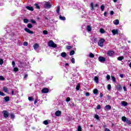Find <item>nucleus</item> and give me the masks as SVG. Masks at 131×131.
<instances>
[{
	"label": "nucleus",
	"mask_w": 131,
	"mask_h": 131,
	"mask_svg": "<svg viewBox=\"0 0 131 131\" xmlns=\"http://www.w3.org/2000/svg\"><path fill=\"white\" fill-rule=\"evenodd\" d=\"M112 32L113 35H115V34H119V32H118V30L117 29H114L112 30Z\"/></svg>",
	"instance_id": "8"
},
{
	"label": "nucleus",
	"mask_w": 131,
	"mask_h": 131,
	"mask_svg": "<svg viewBox=\"0 0 131 131\" xmlns=\"http://www.w3.org/2000/svg\"><path fill=\"white\" fill-rule=\"evenodd\" d=\"M118 60L119 61H121L122 60H123V56H120L118 58Z\"/></svg>",
	"instance_id": "31"
},
{
	"label": "nucleus",
	"mask_w": 131,
	"mask_h": 131,
	"mask_svg": "<svg viewBox=\"0 0 131 131\" xmlns=\"http://www.w3.org/2000/svg\"><path fill=\"white\" fill-rule=\"evenodd\" d=\"M112 79L114 82H115L116 81V79L113 76H112Z\"/></svg>",
	"instance_id": "33"
},
{
	"label": "nucleus",
	"mask_w": 131,
	"mask_h": 131,
	"mask_svg": "<svg viewBox=\"0 0 131 131\" xmlns=\"http://www.w3.org/2000/svg\"><path fill=\"white\" fill-rule=\"evenodd\" d=\"M9 101H10V97L9 96H6L5 97H4V102H9Z\"/></svg>",
	"instance_id": "13"
},
{
	"label": "nucleus",
	"mask_w": 131,
	"mask_h": 131,
	"mask_svg": "<svg viewBox=\"0 0 131 131\" xmlns=\"http://www.w3.org/2000/svg\"><path fill=\"white\" fill-rule=\"evenodd\" d=\"M0 96L5 97V96H6V94L5 93H4L3 92H2L1 91H0Z\"/></svg>",
	"instance_id": "38"
},
{
	"label": "nucleus",
	"mask_w": 131,
	"mask_h": 131,
	"mask_svg": "<svg viewBox=\"0 0 131 131\" xmlns=\"http://www.w3.org/2000/svg\"><path fill=\"white\" fill-rule=\"evenodd\" d=\"M98 60H99V62H105V61H106V58H105V57L100 56L98 58Z\"/></svg>",
	"instance_id": "6"
},
{
	"label": "nucleus",
	"mask_w": 131,
	"mask_h": 131,
	"mask_svg": "<svg viewBox=\"0 0 131 131\" xmlns=\"http://www.w3.org/2000/svg\"><path fill=\"white\" fill-rule=\"evenodd\" d=\"M90 96V93L86 92V97H89Z\"/></svg>",
	"instance_id": "56"
},
{
	"label": "nucleus",
	"mask_w": 131,
	"mask_h": 131,
	"mask_svg": "<svg viewBox=\"0 0 131 131\" xmlns=\"http://www.w3.org/2000/svg\"><path fill=\"white\" fill-rule=\"evenodd\" d=\"M30 22H31V23H32L33 24H36V21H35V20H34L33 19H31Z\"/></svg>",
	"instance_id": "39"
},
{
	"label": "nucleus",
	"mask_w": 131,
	"mask_h": 131,
	"mask_svg": "<svg viewBox=\"0 0 131 131\" xmlns=\"http://www.w3.org/2000/svg\"><path fill=\"white\" fill-rule=\"evenodd\" d=\"M24 46H25V47H27L28 46V43L26 41L24 42Z\"/></svg>",
	"instance_id": "48"
},
{
	"label": "nucleus",
	"mask_w": 131,
	"mask_h": 131,
	"mask_svg": "<svg viewBox=\"0 0 131 131\" xmlns=\"http://www.w3.org/2000/svg\"><path fill=\"white\" fill-rule=\"evenodd\" d=\"M11 94L12 96H15V94L14 93V90H12L11 91Z\"/></svg>",
	"instance_id": "57"
},
{
	"label": "nucleus",
	"mask_w": 131,
	"mask_h": 131,
	"mask_svg": "<svg viewBox=\"0 0 131 131\" xmlns=\"http://www.w3.org/2000/svg\"><path fill=\"white\" fill-rule=\"evenodd\" d=\"M126 122V123H127V124H128V125H130V124H131L130 120H128L127 119Z\"/></svg>",
	"instance_id": "27"
},
{
	"label": "nucleus",
	"mask_w": 131,
	"mask_h": 131,
	"mask_svg": "<svg viewBox=\"0 0 131 131\" xmlns=\"http://www.w3.org/2000/svg\"><path fill=\"white\" fill-rule=\"evenodd\" d=\"M100 9L101 11L103 12L104 10H105V6L104 5H102L100 7Z\"/></svg>",
	"instance_id": "25"
},
{
	"label": "nucleus",
	"mask_w": 131,
	"mask_h": 131,
	"mask_svg": "<svg viewBox=\"0 0 131 131\" xmlns=\"http://www.w3.org/2000/svg\"><path fill=\"white\" fill-rule=\"evenodd\" d=\"M5 79V78H4L3 76H0V80H4Z\"/></svg>",
	"instance_id": "55"
},
{
	"label": "nucleus",
	"mask_w": 131,
	"mask_h": 131,
	"mask_svg": "<svg viewBox=\"0 0 131 131\" xmlns=\"http://www.w3.org/2000/svg\"><path fill=\"white\" fill-rule=\"evenodd\" d=\"M38 47H39V46L38 45V43H35V45H33L34 49L35 50V51H36V50L38 49Z\"/></svg>",
	"instance_id": "14"
},
{
	"label": "nucleus",
	"mask_w": 131,
	"mask_h": 131,
	"mask_svg": "<svg viewBox=\"0 0 131 131\" xmlns=\"http://www.w3.org/2000/svg\"><path fill=\"white\" fill-rule=\"evenodd\" d=\"M94 117L97 120H99V119H100V117H99V115H95Z\"/></svg>",
	"instance_id": "32"
},
{
	"label": "nucleus",
	"mask_w": 131,
	"mask_h": 131,
	"mask_svg": "<svg viewBox=\"0 0 131 131\" xmlns=\"http://www.w3.org/2000/svg\"><path fill=\"white\" fill-rule=\"evenodd\" d=\"M48 46L50 48H57V45L54 43V41L53 40H51L48 42Z\"/></svg>",
	"instance_id": "1"
},
{
	"label": "nucleus",
	"mask_w": 131,
	"mask_h": 131,
	"mask_svg": "<svg viewBox=\"0 0 131 131\" xmlns=\"http://www.w3.org/2000/svg\"><path fill=\"white\" fill-rule=\"evenodd\" d=\"M100 32L101 33H105V30L104 29H100Z\"/></svg>",
	"instance_id": "34"
},
{
	"label": "nucleus",
	"mask_w": 131,
	"mask_h": 131,
	"mask_svg": "<svg viewBox=\"0 0 131 131\" xmlns=\"http://www.w3.org/2000/svg\"><path fill=\"white\" fill-rule=\"evenodd\" d=\"M98 89H95L94 90H93V93L94 94V95H97V94H98Z\"/></svg>",
	"instance_id": "24"
},
{
	"label": "nucleus",
	"mask_w": 131,
	"mask_h": 131,
	"mask_svg": "<svg viewBox=\"0 0 131 131\" xmlns=\"http://www.w3.org/2000/svg\"><path fill=\"white\" fill-rule=\"evenodd\" d=\"M128 104V103H127V102H126V101H122V105L123 106H124V107H125V106H127Z\"/></svg>",
	"instance_id": "18"
},
{
	"label": "nucleus",
	"mask_w": 131,
	"mask_h": 131,
	"mask_svg": "<svg viewBox=\"0 0 131 131\" xmlns=\"http://www.w3.org/2000/svg\"><path fill=\"white\" fill-rule=\"evenodd\" d=\"M106 77L107 80H109L110 79V75H107Z\"/></svg>",
	"instance_id": "53"
},
{
	"label": "nucleus",
	"mask_w": 131,
	"mask_h": 131,
	"mask_svg": "<svg viewBox=\"0 0 131 131\" xmlns=\"http://www.w3.org/2000/svg\"><path fill=\"white\" fill-rule=\"evenodd\" d=\"M107 90H108V91H110V90H111V84L107 85Z\"/></svg>",
	"instance_id": "47"
},
{
	"label": "nucleus",
	"mask_w": 131,
	"mask_h": 131,
	"mask_svg": "<svg viewBox=\"0 0 131 131\" xmlns=\"http://www.w3.org/2000/svg\"><path fill=\"white\" fill-rule=\"evenodd\" d=\"M56 13H57V14H59V13H60V6H58L57 7L56 10Z\"/></svg>",
	"instance_id": "30"
},
{
	"label": "nucleus",
	"mask_w": 131,
	"mask_h": 131,
	"mask_svg": "<svg viewBox=\"0 0 131 131\" xmlns=\"http://www.w3.org/2000/svg\"><path fill=\"white\" fill-rule=\"evenodd\" d=\"M36 103H37V99H35L34 102V105H35V104H36Z\"/></svg>",
	"instance_id": "61"
},
{
	"label": "nucleus",
	"mask_w": 131,
	"mask_h": 131,
	"mask_svg": "<svg viewBox=\"0 0 131 131\" xmlns=\"http://www.w3.org/2000/svg\"><path fill=\"white\" fill-rule=\"evenodd\" d=\"M72 48V47L71 46H67V49L68 50H70V49H71Z\"/></svg>",
	"instance_id": "54"
},
{
	"label": "nucleus",
	"mask_w": 131,
	"mask_h": 131,
	"mask_svg": "<svg viewBox=\"0 0 131 131\" xmlns=\"http://www.w3.org/2000/svg\"><path fill=\"white\" fill-rule=\"evenodd\" d=\"M13 71L15 72H17V71H19V69H18V68H14Z\"/></svg>",
	"instance_id": "42"
},
{
	"label": "nucleus",
	"mask_w": 131,
	"mask_h": 131,
	"mask_svg": "<svg viewBox=\"0 0 131 131\" xmlns=\"http://www.w3.org/2000/svg\"><path fill=\"white\" fill-rule=\"evenodd\" d=\"M100 98H103V94L100 93Z\"/></svg>",
	"instance_id": "64"
},
{
	"label": "nucleus",
	"mask_w": 131,
	"mask_h": 131,
	"mask_svg": "<svg viewBox=\"0 0 131 131\" xmlns=\"http://www.w3.org/2000/svg\"><path fill=\"white\" fill-rule=\"evenodd\" d=\"M82 128L80 125H79L78 127V131H82Z\"/></svg>",
	"instance_id": "40"
},
{
	"label": "nucleus",
	"mask_w": 131,
	"mask_h": 131,
	"mask_svg": "<svg viewBox=\"0 0 131 131\" xmlns=\"http://www.w3.org/2000/svg\"><path fill=\"white\" fill-rule=\"evenodd\" d=\"M24 23H28V22H29V20L27 19H24Z\"/></svg>",
	"instance_id": "46"
},
{
	"label": "nucleus",
	"mask_w": 131,
	"mask_h": 131,
	"mask_svg": "<svg viewBox=\"0 0 131 131\" xmlns=\"http://www.w3.org/2000/svg\"><path fill=\"white\" fill-rule=\"evenodd\" d=\"M10 117L11 119H14L15 118V115L14 114H11Z\"/></svg>",
	"instance_id": "28"
},
{
	"label": "nucleus",
	"mask_w": 131,
	"mask_h": 131,
	"mask_svg": "<svg viewBox=\"0 0 131 131\" xmlns=\"http://www.w3.org/2000/svg\"><path fill=\"white\" fill-rule=\"evenodd\" d=\"M44 7L46 9H50V8L52 7V4H51L49 2H45L44 3Z\"/></svg>",
	"instance_id": "4"
},
{
	"label": "nucleus",
	"mask_w": 131,
	"mask_h": 131,
	"mask_svg": "<svg viewBox=\"0 0 131 131\" xmlns=\"http://www.w3.org/2000/svg\"><path fill=\"white\" fill-rule=\"evenodd\" d=\"M4 92H8V89L7 88H4Z\"/></svg>",
	"instance_id": "58"
},
{
	"label": "nucleus",
	"mask_w": 131,
	"mask_h": 131,
	"mask_svg": "<svg viewBox=\"0 0 131 131\" xmlns=\"http://www.w3.org/2000/svg\"><path fill=\"white\" fill-rule=\"evenodd\" d=\"M104 42H105V40L104 39H101L98 41V46L99 47H103L104 46Z\"/></svg>",
	"instance_id": "3"
},
{
	"label": "nucleus",
	"mask_w": 131,
	"mask_h": 131,
	"mask_svg": "<svg viewBox=\"0 0 131 131\" xmlns=\"http://www.w3.org/2000/svg\"><path fill=\"white\" fill-rule=\"evenodd\" d=\"M27 26L28 28H32V27H33V26H32V25H31V24H28Z\"/></svg>",
	"instance_id": "36"
},
{
	"label": "nucleus",
	"mask_w": 131,
	"mask_h": 131,
	"mask_svg": "<svg viewBox=\"0 0 131 131\" xmlns=\"http://www.w3.org/2000/svg\"><path fill=\"white\" fill-rule=\"evenodd\" d=\"M26 8L28 10H29V11H33V8L31 7L27 6Z\"/></svg>",
	"instance_id": "23"
},
{
	"label": "nucleus",
	"mask_w": 131,
	"mask_h": 131,
	"mask_svg": "<svg viewBox=\"0 0 131 131\" xmlns=\"http://www.w3.org/2000/svg\"><path fill=\"white\" fill-rule=\"evenodd\" d=\"M89 57H90V58H94V57H95V55H94L93 53H90Z\"/></svg>",
	"instance_id": "41"
},
{
	"label": "nucleus",
	"mask_w": 131,
	"mask_h": 131,
	"mask_svg": "<svg viewBox=\"0 0 131 131\" xmlns=\"http://www.w3.org/2000/svg\"><path fill=\"white\" fill-rule=\"evenodd\" d=\"M123 89L124 92H126L127 90H126V88L125 86H123Z\"/></svg>",
	"instance_id": "59"
},
{
	"label": "nucleus",
	"mask_w": 131,
	"mask_h": 131,
	"mask_svg": "<svg viewBox=\"0 0 131 131\" xmlns=\"http://www.w3.org/2000/svg\"><path fill=\"white\" fill-rule=\"evenodd\" d=\"M49 89L47 88H43L41 90L42 94H48L49 93Z\"/></svg>",
	"instance_id": "5"
},
{
	"label": "nucleus",
	"mask_w": 131,
	"mask_h": 131,
	"mask_svg": "<svg viewBox=\"0 0 131 131\" xmlns=\"http://www.w3.org/2000/svg\"><path fill=\"white\" fill-rule=\"evenodd\" d=\"M116 89L118 91H119V92H120L121 90H122V87L121 85H120V84H118L117 85Z\"/></svg>",
	"instance_id": "11"
},
{
	"label": "nucleus",
	"mask_w": 131,
	"mask_h": 131,
	"mask_svg": "<svg viewBox=\"0 0 131 131\" xmlns=\"http://www.w3.org/2000/svg\"><path fill=\"white\" fill-rule=\"evenodd\" d=\"M114 14V11H111V12H110V14L111 15H113Z\"/></svg>",
	"instance_id": "62"
},
{
	"label": "nucleus",
	"mask_w": 131,
	"mask_h": 131,
	"mask_svg": "<svg viewBox=\"0 0 131 131\" xmlns=\"http://www.w3.org/2000/svg\"><path fill=\"white\" fill-rule=\"evenodd\" d=\"M114 24H115V25H118V24H119V20L118 19L115 20L114 21Z\"/></svg>",
	"instance_id": "21"
},
{
	"label": "nucleus",
	"mask_w": 131,
	"mask_h": 131,
	"mask_svg": "<svg viewBox=\"0 0 131 131\" xmlns=\"http://www.w3.org/2000/svg\"><path fill=\"white\" fill-rule=\"evenodd\" d=\"M28 100H29V101H33L34 100H33V97H28Z\"/></svg>",
	"instance_id": "43"
},
{
	"label": "nucleus",
	"mask_w": 131,
	"mask_h": 131,
	"mask_svg": "<svg viewBox=\"0 0 131 131\" xmlns=\"http://www.w3.org/2000/svg\"><path fill=\"white\" fill-rule=\"evenodd\" d=\"M80 89V84L78 83L76 87V91H79Z\"/></svg>",
	"instance_id": "20"
},
{
	"label": "nucleus",
	"mask_w": 131,
	"mask_h": 131,
	"mask_svg": "<svg viewBox=\"0 0 131 131\" xmlns=\"http://www.w3.org/2000/svg\"><path fill=\"white\" fill-rule=\"evenodd\" d=\"M25 31L26 32H28V33H29L30 34H33V31L30 30L29 29L26 28H25Z\"/></svg>",
	"instance_id": "7"
},
{
	"label": "nucleus",
	"mask_w": 131,
	"mask_h": 131,
	"mask_svg": "<svg viewBox=\"0 0 131 131\" xmlns=\"http://www.w3.org/2000/svg\"><path fill=\"white\" fill-rule=\"evenodd\" d=\"M12 65L13 66V67H15V65H16V63H15V61H13L12 62Z\"/></svg>",
	"instance_id": "50"
},
{
	"label": "nucleus",
	"mask_w": 131,
	"mask_h": 131,
	"mask_svg": "<svg viewBox=\"0 0 131 131\" xmlns=\"http://www.w3.org/2000/svg\"><path fill=\"white\" fill-rule=\"evenodd\" d=\"M43 123L45 125H48V124H49V121L48 120H45L43 122Z\"/></svg>",
	"instance_id": "26"
},
{
	"label": "nucleus",
	"mask_w": 131,
	"mask_h": 131,
	"mask_svg": "<svg viewBox=\"0 0 131 131\" xmlns=\"http://www.w3.org/2000/svg\"><path fill=\"white\" fill-rule=\"evenodd\" d=\"M104 131H110V129H109V128H106L104 129Z\"/></svg>",
	"instance_id": "63"
},
{
	"label": "nucleus",
	"mask_w": 131,
	"mask_h": 131,
	"mask_svg": "<svg viewBox=\"0 0 131 131\" xmlns=\"http://www.w3.org/2000/svg\"><path fill=\"white\" fill-rule=\"evenodd\" d=\"M97 110H100V109H101V105H98L97 106Z\"/></svg>",
	"instance_id": "49"
},
{
	"label": "nucleus",
	"mask_w": 131,
	"mask_h": 131,
	"mask_svg": "<svg viewBox=\"0 0 131 131\" xmlns=\"http://www.w3.org/2000/svg\"><path fill=\"white\" fill-rule=\"evenodd\" d=\"M2 114H3V116L4 118H8L9 117V115H10V113L7 110H4L2 112Z\"/></svg>",
	"instance_id": "2"
},
{
	"label": "nucleus",
	"mask_w": 131,
	"mask_h": 131,
	"mask_svg": "<svg viewBox=\"0 0 131 131\" xmlns=\"http://www.w3.org/2000/svg\"><path fill=\"white\" fill-rule=\"evenodd\" d=\"M48 33H49L48 31H47V30L43 31V34L46 35L47 34H48Z\"/></svg>",
	"instance_id": "35"
},
{
	"label": "nucleus",
	"mask_w": 131,
	"mask_h": 131,
	"mask_svg": "<svg viewBox=\"0 0 131 131\" xmlns=\"http://www.w3.org/2000/svg\"><path fill=\"white\" fill-rule=\"evenodd\" d=\"M94 81H95V82H98L99 81V78H98V77H94Z\"/></svg>",
	"instance_id": "29"
},
{
	"label": "nucleus",
	"mask_w": 131,
	"mask_h": 131,
	"mask_svg": "<svg viewBox=\"0 0 131 131\" xmlns=\"http://www.w3.org/2000/svg\"><path fill=\"white\" fill-rule=\"evenodd\" d=\"M61 114H62V113L60 111H57L55 113V116L57 117L61 116Z\"/></svg>",
	"instance_id": "10"
},
{
	"label": "nucleus",
	"mask_w": 131,
	"mask_h": 131,
	"mask_svg": "<svg viewBox=\"0 0 131 131\" xmlns=\"http://www.w3.org/2000/svg\"><path fill=\"white\" fill-rule=\"evenodd\" d=\"M71 62L72 63H73V64H74L75 63V59H74V58H72Z\"/></svg>",
	"instance_id": "45"
},
{
	"label": "nucleus",
	"mask_w": 131,
	"mask_h": 131,
	"mask_svg": "<svg viewBox=\"0 0 131 131\" xmlns=\"http://www.w3.org/2000/svg\"><path fill=\"white\" fill-rule=\"evenodd\" d=\"M35 6L36 9H40L39 6H38V5H37V4H35Z\"/></svg>",
	"instance_id": "52"
},
{
	"label": "nucleus",
	"mask_w": 131,
	"mask_h": 131,
	"mask_svg": "<svg viewBox=\"0 0 131 131\" xmlns=\"http://www.w3.org/2000/svg\"><path fill=\"white\" fill-rule=\"evenodd\" d=\"M67 54L66 53V52H62L61 53V56L63 58H65L66 57H67Z\"/></svg>",
	"instance_id": "16"
},
{
	"label": "nucleus",
	"mask_w": 131,
	"mask_h": 131,
	"mask_svg": "<svg viewBox=\"0 0 131 131\" xmlns=\"http://www.w3.org/2000/svg\"><path fill=\"white\" fill-rule=\"evenodd\" d=\"M3 64H4V60L0 59V65H3Z\"/></svg>",
	"instance_id": "51"
},
{
	"label": "nucleus",
	"mask_w": 131,
	"mask_h": 131,
	"mask_svg": "<svg viewBox=\"0 0 131 131\" xmlns=\"http://www.w3.org/2000/svg\"><path fill=\"white\" fill-rule=\"evenodd\" d=\"M70 101H71V99L70 98V97H67L66 99V101L67 102H70Z\"/></svg>",
	"instance_id": "44"
},
{
	"label": "nucleus",
	"mask_w": 131,
	"mask_h": 131,
	"mask_svg": "<svg viewBox=\"0 0 131 131\" xmlns=\"http://www.w3.org/2000/svg\"><path fill=\"white\" fill-rule=\"evenodd\" d=\"M105 108L108 111L111 110V106L110 105H106L105 106Z\"/></svg>",
	"instance_id": "22"
},
{
	"label": "nucleus",
	"mask_w": 131,
	"mask_h": 131,
	"mask_svg": "<svg viewBox=\"0 0 131 131\" xmlns=\"http://www.w3.org/2000/svg\"><path fill=\"white\" fill-rule=\"evenodd\" d=\"M59 19L62 21H65L66 17H65V16H62V15H59Z\"/></svg>",
	"instance_id": "15"
},
{
	"label": "nucleus",
	"mask_w": 131,
	"mask_h": 131,
	"mask_svg": "<svg viewBox=\"0 0 131 131\" xmlns=\"http://www.w3.org/2000/svg\"><path fill=\"white\" fill-rule=\"evenodd\" d=\"M27 77H28V75H27V74L25 75L24 78L26 79V78H27Z\"/></svg>",
	"instance_id": "60"
},
{
	"label": "nucleus",
	"mask_w": 131,
	"mask_h": 131,
	"mask_svg": "<svg viewBox=\"0 0 131 131\" xmlns=\"http://www.w3.org/2000/svg\"><path fill=\"white\" fill-rule=\"evenodd\" d=\"M90 7H91V11H94V10H95L94 8V3H91Z\"/></svg>",
	"instance_id": "17"
},
{
	"label": "nucleus",
	"mask_w": 131,
	"mask_h": 131,
	"mask_svg": "<svg viewBox=\"0 0 131 131\" xmlns=\"http://www.w3.org/2000/svg\"><path fill=\"white\" fill-rule=\"evenodd\" d=\"M122 120L123 121V122H126V120H127V119L126 118V117L123 116L122 117Z\"/></svg>",
	"instance_id": "19"
},
{
	"label": "nucleus",
	"mask_w": 131,
	"mask_h": 131,
	"mask_svg": "<svg viewBox=\"0 0 131 131\" xmlns=\"http://www.w3.org/2000/svg\"><path fill=\"white\" fill-rule=\"evenodd\" d=\"M75 53V52L74 50H72L70 52V56H73V55Z\"/></svg>",
	"instance_id": "37"
},
{
	"label": "nucleus",
	"mask_w": 131,
	"mask_h": 131,
	"mask_svg": "<svg viewBox=\"0 0 131 131\" xmlns=\"http://www.w3.org/2000/svg\"><path fill=\"white\" fill-rule=\"evenodd\" d=\"M114 54L115 53L114 52V51H109L107 53V56H110V57H111L112 56H114Z\"/></svg>",
	"instance_id": "9"
},
{
	"label": "nucleus",
	"mask_w": 131,
	"mask_h": 131,
	"mask_svg": "<svg viewBox=\"0 0 131 131\" xmlns=\"http://www.w3.org/2000/svg\"><path fill=\"white\" fill-rule=\"evenodd\" d=\"M92 27L91 26H87L86 30L88 32H91L92 31Z\"/></svg>",
	"instance_id": "12"
}]
</instances>
